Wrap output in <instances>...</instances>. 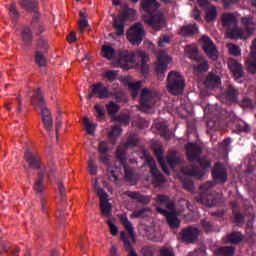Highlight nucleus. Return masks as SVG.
<instances>
[{
	"label": "nucleus",
	"mask_w": 256,
	"mask_h": 256,
	"mask_svg": "<svg viewBox=\"0 0 256 256\" xmlns=\"http://www.w3.org/2000/svg\"><path fill=\"white\" fill-rule=\"evenodd\" d=\"M211 187H213V183L211 182H207L200 187L202 192L197 198L198 203L206 205V207H213L215 205V200L213 199V196L209 194V189H211Z\"/></svg>",
	"instance_id": "nucleus-15"
},
{
	"label": "nucleus",
	"mask_w": 256,
	"mask_h": 256,
	"mask_svg": "<svg viewBox=\"0 0 256 256\" xmlns=\"http://www.w3.org/2000/svg\"><path fill=\"white\" fill-rule=\"evenodd\" d=\"M83 123H84V127H85V130L87 131V133H89L90 135H92V133H95L97 124L89 121V118L86 116L83 118Z\"/></svg>",
	"instance_id": "nucleus-39"
},
{
	"label": "nucleus",
	"mask_w": 256,
	"mask_h": 256,
	"mask_svg": "<svg viewBox=\"0 0 256 256\" xmlns=\"http://www.w3.org/2000/svg\"><path fill=\"white\" fill-rule=\"evenodd\" d=\"M151 213V211L149 209H141L138 211H135L134 213L131 214V218L132 219H137V218H141V217H147V215H149Z\"/></svg>",
	"instance_id": "nucleus-43"
},
{
	"label": "nucleus",
	"mask_w": 256,
	"mask_h": 256,
	"mask_svg": "<svg viewBox=\"0 0 256 256\" xmlns=\"http://www.w3.org/2000/svg\"><path fill=\"white\" fill-rule=\"evenodd\" d=\"M223 27L227 29L226 35L229 39H249L255 33L256 24L251 17H243L242 25L244 30L237 26V18L235 14L224 13L221 16Z\"/></svg>",
	"instance_id": "nucleus-1"
},
{
	"label": "nucleus",
	"mask_w": 256,
	"mask_h": 256,
	"mask_svg": "<svg viewBox=\"0 0 256 256\" xmlns=\"http://www.w3.org/2000/svg\"><path fill=\"white\" fill-rule=\"evenodd\" d=\"M160 256H175L173 248H162L160 249Z\"/></svg>",
	"instance_id": "nucleus-52"
},
{
	"label": "nucleus",
	"mask_w": 256,
	"mask_h": 256,
	"mask_svg": "<svg viewBox=\"0 0 256 256\" xmlns=\"http://www.w3.org/2000/svg\"><path fill=\"white\" fill-rule=\"evenodd\" d=\"M200 166L202 167V170H197V168L190 166L182 168L181 172L183 175H187L188 177H198L201 179V177L205 175V169H207V167H211V161L207 160V158H203L200 160Z\"/></svg>",
	"instance_id": "nucleus-14"
},
{
	"label": "nucleus",
	"mask_w": 256,
	"mask_h": 256,
	"mask_svg": "<svg viewBox=\"0 0 256 256\" xmlns=\"http://www.w3.org/2000/svg\"><path fill=\"white\" fill-rule=\"evenodd\" d=\"M137 143H139V139L137 138V136H130L128 137L127 142L123 145H120L116 151V157L118 161H120V165H122V167L124 168L125 178L127 181H129V183H131V185H135V183H137V176H135L133 170L125 167V149H127V147H135Z\"/></svg>",
	"instance_id": "nucleus-4"
},
{
	"label": "nucleus",
	"mask_w": 256,
	"mask_h": 256,
	"mask_svg": "<svg viewBox=\"0 0 256 256\" xmlns=\"http://www.w3.org/2000/svg\"><path fill=\"white\" fill-rule=\"evenodd\" d=\"M224 7H229L232 3H239V0H223Z\"/></svg>",
	"instance_id": "nucleus-62"
},
{
	"label": "nucleus",
	"mask_w": 256,
	"mask_h": 256,
	"mask_svg": "<svg viewBox=\"0 0 256 256\" xmlns=\"http://www.w3.org/2000/svg\"><path fill=\"white\" fill-rule=\"evenodd\" d=\"M237 95H239V92H237V90L233 86H229L226 92V97L229 99V101H237Z\"/></svg>",
	"instance_id": "nucleus-42"
},
{
	"label": "nucleus",
	"mask_w": 256,
	"mask_h": 256,
	"mask_svg": "<svg viewBox=\"0 0 256 256\" xmlns=\"http://www.w3.org/2000/svg\"><path fill=\"white\" fill-rule=\"evenodd\" d=\"M230 55H234L237 57V55H241V48H239V46L235 45V44H227L226 45Z\"/></svg>",
	"instance_id": "nucleus-44"
},
{
	"label": "nucleus",
	"mask_w": 256,
	"mask_h": 256,
	"mask_svg": "<svg viewBox=\"0 0 256 256\" xmlns=\"http://www.w3.org/2000/svg\"><path fill=\"white\" fill-rule=\"evenodd\" d=\"M88 172L90 175H95L97 173V165L92 159L88 160Z\"/></svg>",
	"instance_id": "nucleus-50"
},
{
	"label": "nucleus",
	"mask_w": 256,
	"mask_h": 256,
	"mask_svg": "<svg viewBox=\"0 0 256 256\" xmlns=\"http://www.w3.org/2000/svg\"><path fill=\"white\" fill-rule=\"evenodd\" d=\"M44 47L42 51L37 50L35 53V62L40 67H45L47 65V59L45 58V53H47V43L43 42Z\"/></svg>",
	"instance_id": "nucleus-27"
},
{
	"label": "nucleus",
	"mask_w": 256,
	"mask_h": 256,
	"mask_svg": "<svg viewBox=\"0 0 256 256\" xmlns=\"http://www.w3.org/2000/svg\"><path fill=\"white\" fill-rule=\"evenodd\" d=\"M219 117L215 116L213 119L206 121V125L208 129L216 131V129H219V122L217 121Z\"/></svg>",
	"instance_id": "nucleus-45"
},
{
	"label": "nucleus",
	"mask_w": 256,
	"mask_h": 256,
	"mask_svg": "<svg viewBox=\"0 0 256 256\" xmlns=\"http://www.w3.org/2000/svg\"><path fill=\"white\" fill-rule=\"evenodd\" d=\"M205 85L208 87V89H215V87H219V85H221V78L213 73H210L205 80Z\"/></svg>",
	"instance_id": "nucleus-28"
},
{
	"label": "nucleus",
	"mask_w": 256,
	"mask_h": 256,
	"mask_svg": "<svg viewBox=\"0 0 256 256\" xmlns=\"http://www.w3.org/2000/svg\"><path fill=\"white\" fill-rule=\"evenodd\" d=\"M216 255L220 256H233L235 255V248L231 246L220 247L215 251Z\"/></svg>",
	"instance_id": "nucleus-34"
},
{
	"label": "nucleus",
	"mask_w": 256,
	"mask_h": 256,
	"mask_svg": "<svg viewBox=\"0 0 256 256\" xmlns=\"http://www.w3.org/2000/svg\"><path fill=\"white\" fill-rule=\"evenodd\" d=\"M107 224L110 229L111 235H117V233H119V229L117 228V226H115V224H113V221H111V219L107 220Z\"/></svg>",
	"instance_id": "nucleus-51"
},
{
	"label": "nucleus",
	"mask_w": 256,
	"mask_h": 256,
	"mask_svg": "<svg viewBox=\"0 0 256 256\" xmlns=\"http://www.w3.org/2000/svg\"><path fill=\"white\" fill-rule=\"evenodd\" d=\"M186 155L189 161H197L199 159V155H201V147L194 143H189L186 146Z\"/></svg>",
	"instance_id": "nucleus-23"
},
{
	"label": "nucleus",
	"mask_w": 256,
	"mask_h": 256,
	"mask_svg": "<svg viewBox=\"0 0 256 256\" xmlns=\"http://www.w3.org/2000/svg\"><path fill=\"white\" fill-rule=\"evenodd\" d=\"M198 31L199 29L197 28V26L193 24L182 27L179 31V34L183 35V37H187L189 35H195V33H197Z\"/></svg>",
	"instance_id": "nucleus-32"
},
{
	"label": "nucleus",
	"mask_w": 256,
	"mask_h": 256,
	"mask_svg": "<svg viewBox=\"0 0 256 256\" xmlns=\"http://www.w3.org/2000/svg\"><path fill=\"white\" fill-rule=\"evenodd\" d=\"M22 41L24 45H29L33 40V34L31 33V28L24 27L22 34H21Z\"/></svg>",
	"instance_id": "nucleus-35"
},
{
	"label": "nucleus",
	"mask_w": 256,
	"mask_h": 256,
	"mask_svg": "<svg viewBox=\"0 0 256 256\" xmlns=\"http://www.w3.org/2000/svg\"><path fill=\"white\" fill-rule=\"evenodd\" d=\"M91 91L93 95H97L100 99H107V97H111V92H109V89L101 82L93 84L91 86Z\"/></svg>",
	"instance_id": "nucleus-21"
},
{
	"label": "nucleus",
	"mask_w": 256,
	"mask_h": 256,
	"mask_svg": "<svg viewBox=\"0 0 256 256\" xmlns=\"http://www.w3.org/2000/svg\"><path fill=\"white\" fill-rule=\"evenodd\" d=\"M154 153L158 159V163H160V166L162 167L164 173L166 175H169V169H167V164H165V160H163V148L161 146L154 148Z\"/></svg>",
	"instance_id": "nucleus-30"
},
{
	"label": "nucleus",
	"mask_w": 256,
	"mask_h": 256,
	"mask_svg": "<svg viewBox=\"0 0 256 256\" xmlns=\"http://www.w3.org/2000/svg\"><path fill=\"white\" fill-rule=\"evenodd\" d=\"M147 61H149V56L144 51H123L119 55L116 66L122 69H133V67H137L142 73H148L149 66L147 65Z\"/></svg>",
	"instance_id": "nucleus-2"
},
{
	"label": "nucleus",
	"mask_w": 256,
	"mask_h": 256,
	"mask_svg": "<svg viewBox=\"0 0 256 256\" xmlns=\"http://www.w3.org/2000/svg\"><path fill=\"white\" fill-rule=\"evenodd\" d=\"M122 81L124 85H127L128 89L131 91L132 97H137L139 89H141V81L134 82L129 77L124 78Z\"/></svg>",
	"instance_id": "nucleus-26"
},
{
	"label": "nucleus",
	"mask_w": 256,
	"mask_h": 256,
	"mask_svg": "<svg viewBox=\"0 0 256 256\" xmlns=\"http://www.w3.org/2000/svg\"><path fill=\"white\" fill-rule=\"evenodd\" d=\"M200 41L206 55H208V57L212 59V61L217 60V58L219 57V51H217V47H215L213 41L210 40L208 36H203Z\"/></svg>",
	"instance_id": "nucleus-18"
},
{
	"label": "nucleus",
	"mask_w": 256,
	"mask_h": 256,
	"mask_svg": "<svg viewBox=\"0 0 256 256\" xmlns=\"http://www.w3.org/2000/svg\"><path fill=\"white\" fill-rule=\"evenodd\" d=\"M167 165L171 167V169H175L179 163H181V158L177 157V152L175 151H170L168 153V156L166 158Z\"/></svg>",
	"instance_id": "nucleus-29"
},
{
	"label": "nucleus",
	"mask_w": 256,
	"mask_h": 256,
	"mask_svg": "<svg viewBox=\"0 0 256 256\" xmlns=\"http://www.w3.org/2000/svg\"><path fill=\"white\" fill-rule=\"evenodd\" d=\"M206 21H214V19H217V7L215 6H209L206 9V16H205Z\"/></svg>",
	"instance_id": "nucleus-37"
},
{
	"label": "nucleus",
	"mask_w": 256,
	"mask_h": 256,
	"mask_svg": "<svg viewBox=\"0 0 256 256\" xmlns=\"http://www.w3.org/2000/svg\"><path fill=\"white\" fill-rule=\"evenodd\" d=\"M145 37V29L143 24L136 23L127 31V39L132 45H139Z\"/></svg>",
	"instance_id": "nucleus-13"
},
{
	"label": "nucleus",
	"mask_w": 256,
	"mask_h": 256,
	"mask_svg": "<svg viewBox=\"0 0 256 256\" xmlns=\"http://www.w3.org/2000/svg\"><path fill=\"white\" fill-rule=\"evenodd\" d=\"M103 77H105V79H108V81H115V79L117 78V71L107 70L104 72Z\"/></svg>",
	"instance_id": "nucleus-48"
},
{
	"label": "nucleus",
	"mask_w": 256,
	"mask_h": 256,
	"mask_svg": "<svg viewBox=\"0 0 256 256\" xmlns=\"http://www.w3.org/2000/svg\"><path fill=\"white\" fill-rule=\"evenodd\" d=\"M157 63L155 66L156 73H158V77L160 79H163L165 71H167V65L171 63V57L167 55V52L165 51H159L157 52Z\"/></svg>",
	"instance_id": "nucleus-16"
},
{
	"label": "nucleus",
	"mask_w": 256,
	"mask_h": 256,
	"mask_svg": "<svg viewBox=\"0 0 256 256\" xmlns=\"http://www.w3.org/2000/svg\"><path fill=\"white\" fill-rule=\"evenodd\" d=\"M185 53L190 57V59H196V63L194 64V70L203 73L205 71H209V64L205 58L199 56L197 57V45H188L185 47Z\"/></svg>",
	"instance_id": "nucleus-11"
},
{
	"label": "nucleus",
	"mask_w": 256,
	"mask_h": 256,
	"mask_svg": "<svg viewBox=\"0 0 256 256\" xmlns=\"http://www.w3.org/2000/svg\"><path fill=\"white\" fill-rule=\"evenodd\" d=\"M192 17L196 19V21H199V19H201V12L195 8L192 12Z\"/></svg>",
	"instance_id": "nucleus-60"
},
{
	"label": "nucleus",
	"mask_w": 256,
	"mask_h": 256,
	"mask_svg": "<svg viewBox=\"0 0 256 256\" xmlns=\"http://www.w3.org/2000/svg\"><path fill=\"white\" fill-rule=\"evenodd\" d=\"M67 213L65 211L57 210L56 211V217L57 219H65Z\"/></svg>",
	"instance_id": "nucleus-61"
},
{
	"label": "nucleus",
	"mask_w": 256,
	"mask_h": 256,
	"mask_svg": "<svg viewBox=\"0 0 256 256\" xmlns=\"http://www.w3.org/2000/svg\"><path fill=\"white\" fill-rule=\"evenodd\" d=\"M156 201L159 203V205H165L170 212H167V210H164L161 207H157L156 211L166 217L168 225L171 227V229H177L180 222L179 219H177V214H175L173 211V202H169V197L163 195H158Z\"/></svg>",
	"instance_id": "nucleus-6"
},
{
	"label": "nucleus",
	"mask_w": 256,
	"mask_h": 256,
	"mask_svg": "<svg viewBox=\"0 0 256 256\" xmlns=\"http://www.w3.org/2000/svg\"><path fill=\"white\" fill-rule=\"evenodd\" d=\"M228 67L235 79H241V77H243V68L241 67V63L237 62L236 60L229 59Z\"/></svg>",
	"instance_id": "nucleus-25"
},
{
	"label": "nucleus",
	"mask_w": 256,
	"mask_h": 256,
	"mask_svg": "<svg viewBox=\"0 0 256 256\" xmlns=\"http://www.w3.org/2000/svg\"><path fill=\"white\" fill-rule=\"evenodd\" d=\"M92 185L94 187L95 193L100 197V210L101 214L104 217H110L111 216V204L109 203V200H107V193L103 191V189L97 187V179L92 180Z\"/></svg>",
	"instance_id": "nucleus-12"
},
{
	"label": "nucleus",
	"mask_w": 256,
	"mask_h": 256,
	"mask_svg": "<svg viewBox=\"0 0 256 256\" xmlns=\"http://www.w3.org/2000/svg\"><path fill=\"white\" fill-rule=\"evenodd\" d=\"M98 151L100 153V161L104 163V165H108L107 175L108 179L112 181V183H117L119 177H121V168H117L113 165H109V145L105 141H100L98 145Z\"/></svg>",
	"instance_id": "nucleus-5"
},
{
	"label": "nucleus",
	"mask_w": 256,
	"mask_h": 256,
	"mask_svg": "<svg viewBox=\"0 0 256 256\" xmlns=\"http://www.w3.org/2000/svg\"><path fill=\"white\" fill-rule=\"evenodd\" d=\"M110 256H117V247L116 246H112L110 248Z\"/></svg>",
	"instance_id": "nucleus-64"
},
{
	"label": "nucleus",
	"mask_w": 256,
	"mask_h": 256,
	"mask_svg": "<svg viewBox=\"0 0 256 256\" xmlns=\"http://www.w3.org/2000/svg\"><path fill=\"white\" fill-rule=\"evenodd\" d=\"M157 101H159V94L155 91L144 88L141 93L140 111L147 113L149 109H152L155 106Z\"/></svg>",
	"instance_id": "nucleus-10"
},
{
	"label": "nucleus",
	"mask_w": 256,
	"mask_h": 256,
	"mask_svg": "<svg viewBox=\"0 0 256 256\" xmlns=\"http://www.w3.org/2000/svg\"><path fill=\"white\" fill-rule=\"evenodd\" d=\"M167 81L168 91H170L172 95H181V93H183V89H185V80L180 73L170 72Z\"/></svg>",
	"instance_id": "nucleus-9"
},
{
	"label": "nucleus",
	"mask_w": 256,
	"mask_h": 256,
	"mask_svg": "<svg viewBox=\"0 0 256 256\" xmlns=\"http://www.w3.org/2000/svg\"><path fill=\"white\" fill-rule=\"evenodd\" d=\"M34 189L37 193H43L45 186L43 185V174L41 172L38 173V178L35 181Z\"/></svg>",
	"instance_id": "nucleus-41"
},
{
	"label": "nucleus",
	"mask_w": 256,
	"mask_h": 256,
	"mask_svg": "<svg viewBox=\"0 0 256 256\" xmlns=\"http://www.w3.org/2000/svg\"><path fill=\"white\" fill-rule=\"evenodd\" d=\"M167 43H169V36L168 35L161 36L158 41L159 47H164L165 44Z\"/></svg>",
	"instance_id": "nucleus-55"
},
{
	"label": "nucleus",
	"mask_w": 256,
	"mask_h": 256,
	"mask_svg": "<svg viewBox=\"0 0 256 256\" xmlns=\"http://www.w3.org/2000/svg\"><path fill=\"white\" fill-rule=\"evenodd\" d=\"M126 195L130 197V199H134L138 203H149L150 199L147 196H143L139 194L138 192H126Z\"/></svg>",
	"instance_id": "nucleus-33"
},
{
	"label": "nucleus",
	"mask_w": 256,
	"mask_h": 256,
	"mask_svg": "<svg viewBox=\"0 0 256 256\" xmlns=\"http://www.w3.org/2000/svg\"><path fill=\"white\" fill-rule=\"evenodd\" d=\"M88 26H89V23L87 22V19H81L79 21V30L81 32L85 31V29H87Z\"/></svg>",
	"instance_id": "nucleus-58"
},
{
	"label": "nucleus",
	"mask_w": 256,
	"mask_h": 256,
	"mask_svg": "<svg viewBox=\"0 0 256 256\" xmlns=\"http://www.w3.org/2000/svg\"><path fill=\"white\" fill-rule=\"evenodd\" d=\"M118 123H121V125H129V115L119 116L116 118Z\"/></svg>",
	"instance_id": "nucleus-54"
},
{
	"label": "nucleus",
	"mask_w": 256,
	"mask_h": 256,
	"mask_svg": "<svg viewBox=\"0 0 256 256\" xmlns=\"http://www.w3.org/2000/svg\"><path fill=\"white\" fill-rule=\"evenodd\" d=\"M184 187L188 191H193V182L189 180V177H186L184 180Z\"/></svg>",
	"instance_id": "nucleus-57"
},
{
	"label": "nucleus",
	"mask_w": 256,
	"mask_h": 256,
	"mask_svg": "<svg viewBox=\"0 0 256 256\" xmlns=\"http://www.w3.org/2000/svg\"><path fill=\"white\" fill-rule=\"evenodd\" d=\"M35 35H41L45 31V28L41 24H36L33 26Z\"/></svg>",
	"instance_id": "nucleus-56"
},
{
	"label": "nucleus",
	"mask_w": 256,
	"mask_h": 256,
	"mask_svg": "<svg viewBox=\"0 0 256 256\" xmlns=\"http://www.w3.org/2000/svg\"><path fill=\"white\" fill-rule=\"evenodd\" d=\"M67 41H68V43H75V41H77V35L75 34V32H71L67 36Z\"/></svg>",
	"instance_id": "nucleus-59"
},
{
	"label": "nucleus",
	"mask_w": 256,
	"mask_h": 256,
	"mask_svg": "<svg viewBox=\"0 0 256 256\" xmlns=\"http://www.w3.org/2000/svg\"><path fill=\"white\" fill-rule=\"evenodd\" d=\"M243 241V236L239 232H234L227 236V242L232 244L241 243Z\"/></svg>",
	"instance_id": "nucleus-40"
},
{
	"label": "nucleus",
	"mask_w": 256,
	"mask_h": 256,
	"mask_svg": "<svg viewBox=\"0 0 256 256\" xmlns=\"http://www.w3.org/2000/svg\"><path fill=\"white\" fill-rule=\"evenodd\" d=\"M101 53L105 59H113L115 57V49L109 45L102 46Z\"/></svg>",
	"instance_id": "nucleus-36"
},
{
	"label": "nucleus",
	"mask_w": 256,
	"mask_h": 256,
	"mask_svg": "<svg viewBox=\"0 0 256 256\" xmlns=\"http://www.w3.org/2000/svg\"><path fill=\"white\" fill-rule=\"evenodd\" d=\"M212 177L218 183H225L227 181V170L221 163H216L212 169Z\"/></svg>",
	"instance_id": "nucleus-20"
},
{
	"label": "nucleus",
	"mask_w": 256,
	"mask_h": 256,
	"mask_svg": "<svg viewBox=\"0 0 256 256\" xmlns=\"http://www.w3.org/2000/svg\"><path fill=\"white\" fill-rule=\"evenodd\" d=\"M8 11L12 21H17V19H19V12L17 11L15 4H11L8 8Z\"/></svg>",
	"instance_id": "nucleus-46"
},
{
	"label": "nucleus",
	"mask_w": 256,
	"mask_h": 256,
	"mask_svg": "<svg viewBox=\"0 0 256 256\" xmlns=\"http://www.w3.org/2000/svg\"><path fill=\"white\" fill-rule=\"evenodd\" d=\"M20 5L25 11L32 13V11H37V0H20Z\"/></svg>",
	"instance_id": "nucleus-31"
},
{
	"label": "nucleus",
	"mask_w": 256,
	"mask_h": 256,
	"mask_svg": "<svg viewBox=\"0 0 256 256\" xmlns=\"http://www.w3.org/2000/svg\"><path fill=\"white\" fill-rule=\"evenodd\" d=\"M135 13H137V11L134 9H128L124 15H119L114 19L113 27L116 29L117 35H123V33H125L123 21H125V19H134Z\"/></svg>",
	"instance_id": "nucleus-17"
},
{
	"label": "nucleus",
	"mask_w": 256,
	"mask_h": 256,
	"mask_svg": "<svg viewBox=\"0 0 256 256\" xmlns=\"http://www.w3.org/2000/svg\"><path fill=\"white\" fill-rule=\"evenodd\" d=\"M32 105L41 108L44 127L47 131H50L53 126V118H51V112H49V109L45 107V101L43 100V95L41 94L40 89H37L34 92L32 96Z\"/></svg>",
	"instance_id": "nucleus-8"
},
{
	"label": "nucleus",
	"mask_w": 256,
	"mask_h": 256,
	"mask_svg": "<svg viewBox=\"0 0 256 256\" xmlns=\"http://www.w3.org/2000/svg\"><path fill=\"white\" fill-rule=\"evenodd\" d=\"M141 7L143 11L147 13L143 16V21L146 22L147 25H150V27L155 29V31H159L165 27V18L163 17V13L157 12V9H159V3H157V0H143L141 2Z\"/></svg>",
	"instance_id": "nucleus-3"
},
{
	"label": "nucleus",
	"mask_w": 256,
	"mask_h": 256,
	"mask_svg": "<svg viewBox=\"0 0 256 256\" xmlns=\"http://www.w3.org/2000/svg\"><path fill=\"white\" fill-rule=\"evenodd\" d=\"M229 145H231V138L224 139L222 142V147H224V149H227V147H229Z\"/></svg>",
	"instance_id": "nucleus-63"
},
{
	"label": "nucleus",
	"mask_w": 256,
	"mask_h": 256,
	"mask_svg": "<svg viewBox=\"0 0 256 256\" xmlns=\"http://www.w3.org/2000/svg\"><path fill=\"white\" fill-rule=\"evenodd\" d=\"M25 159L31 169H41V159L39 155L28 151L25 154Z\"/></svg>",
	"instance_id": "nucleus-24"
},
{
	"label": "nucleus",
	"mask_w": 256,
	"mask_h": 256,
	"mask_svg": "<svg viewBox=\"0 0 256 256\" xmlns=\"http://www.w3.org/2000/svg\"><path fill=\"white\" fill-rule=\"evenodd\" d=\"M199 236V230L197 228L189 227L181 232V239L186 243H193Z\"/></svg>",
	"instance_id": "nucleus-22"
},
{
	"label": "nucleus",
	"mask_w": 256,
	"mask_h": 256,
	"mask_svg": "<svg viewBox=\"0 0 256 256\" xmlns=\"http://www.w3.org/2000/svg\"><path fill=\"white\" fill-rule=\"evenodd\" d=\"M241 106L243 109H249V107H253V100L249 98H243Z\"/></svg>",
	"instance_id": "nucleus-53"
},
{
	"label": "nucleus",
	"mask_w": 256,
	"mask_h": 256,
	"mask_svg": "<svg viewBox=\"0 0 256 256\" xmlns=\"http://www.w3.org/2000/svg\"><path fill=\"white\" fill-rule=\"evenodd\" d=\"M120 221L127 231V233L121 232L120 237L124 243L126 251H128V256H138L131 246V243H135V233L133 232L131 222H129V219L127 218V214L120 215Z\"/></svg>",
	"instance_id": "nucleus-7"
},
{
	"label": "nucleus",
	"mask_w": 256,
	"mask_h": 256,
	"mask_svg": "<svg viewBox=\"0 0 256 256\" xmlns=\"http://www.w3.org/2000/svg\"><path fill=\"white\" fill-rule=\"evenodd\" d=\"M94 109L97 113V119H103L105 117V108L103 106L96 104Z\"/></svg>",
	"instance_id": "nucleus-49"
},
{
	"label": "nucleus",
	"mask_w": 256,
	"mask_h": 256,
	"mask_svg": "<svg viewBox=\"0 0 256 256\" xmlns=\"http://www.w3.org/2000/svg\"><path fill=\"white\" fill-rule=\"evenodd\" d=\"M146 163L150 167L154 183H157V185H161V183L165 181V178L163 177V175H161L159 170H157V167H155V160H153V157L146 156Z\"/></svg>",
	"instance_id": "nucleus-19"
},
{
	"label": "nucleus",
	"mask_w": 256,
	"mask_h": 256,
	"mask_svg": "<svg viewBox=\"0 0 256 256\" xmlns=\"http://www.w3.org/2000/svg\"><path fill=\"white\" fill-rule=\"evenodd\" d=\"M119 135H121V127L114 126L108 134V139L111 141V143H115Z\"/></svg>",
	"instance_id": "nucleus-38"
},
{
	"label": "nucleus",
	"mask_w": 256,
	"mask_h": 256,
	"mask_svg": "<svg viewBox=\"0 0 256 256\" xmlns=\"http://www.w3.org/2000/svg\"><path fill=\"white\" fill-rule=\"evenodd\" d=\"M106 109L109 115H115L117 111H119V105L115 104V102L111 101L106 105Z\"/></svg>",
	"instance_id": "nucleus-47"
}]
</instances>
